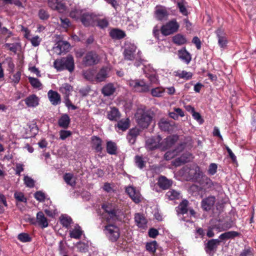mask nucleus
Listing matches in <instances>:
<instances>
[{
	"label": "nucleus",
	"mask_w": 256,
	"mask_h": 256,
	"mask_svg": "<svg viewBox=\"0 0 256 256\" xmlns=\"http://www.w3.org/2000/svg\"><path fill=\"white\" fill-rule=\"evenodd\" d=\"M102 208L108 216L106 218V222L122 221L124 213L122 210L116 203L104 202L102 204Z\"/></svg>",
	"instance_id": "f257e3e1"
},
{
	"label": "nucleus",
	"mask_w": 256,
	"mask_h": 256,
	"mask_svg": "<svg viewBox=\"0 0 256 256\" xmlns=\"http://www.w3.org/2000/svg\"><path fill=\"white\" fill-rule=\"evenodd\" d=\"M54 66L58 71L66 70L72 72L74 69V62L73 56L69 54L66 57L57 59L54 62Z\"/></svg>",
	"instance_id": "f03ea898"
},
{
	"label": "nucleus",
	"mask_w": 256,
	"mask_h": 256,
	"mask_svg": "<svg viewBox=\"0 0 256 256\" xmlns=\"http://www.w3.org/2000/svg\"><path fill=\"white\" fill-rule=\"evenodd\" d=\"M135 116L138 126L143 129L146 128L152 120L150 114L142 110L138 111Z\"/></svg>",
	"instance_id": "7ed1b4c3"
},
{
	"label": "nucleus",
	"mask_w": 256,
	"mask_h": 256,
	"mask_svg": "<svg viewBox=\"0 0 256 256\" xmlns=\"http://www.w3.org/2000/svg\"><path fill=\"white\" fill-rule=\"evenodd\" d=\"M128 84L132 90L138 92H147L150 89V86L142 80H130Z\"/></svg>",
	"instance_id": "20e7f679"
},
{
	"label": "nucleus",
	"mask_w": 256,
	"mask_h": 256,
	"mask_svg": "<svg viewBox=\"0 0 256 256\" xmlns=\"http://www.w3.org/2000/svg\"><path fill=\"white\" fill-rule=\"evenodd\" d=\"M100 57L94 51L88 52L82 60V64L84 66H90L97 64L100 61Z\"/></svg>",
	"instance_id": "39448f33"
},
{
	"label": "nucleus",
	"mask_w": 256,
	"mask_h": 256,
	"mask_svg": "<svg viewBox=\"0 0 256 256\" xmlns=\"http://www.w3.org/2000/svg\"><path fill=\"white\" fill-rule=\"evenodd\" d=\"M179 24L176 20H172L166 24L163 25L160 28L161 33L164 36L170 35L176 32L179 28Z\"/></svg>",
	"instance_id": "423d86ee"
},
{
	"label": "nucleus",
	"mask_w": 256,
	"mask_h": 256,
	"mask_svg": "<svg viewBox=\"0 0 256 256\" xmlns=\"http://www.w3.org/2000/svg\"><path fill=\"white\" fill-rule=\"evenodd\" d=\"M104 230L106 231V234L109 240L112 242H116L120 236L119 228L112 224H109L104 226Z\"/></svg>",
	"instance_id": "0eeeda50"
},
{
	"label": "nucleus",
	"mask_w": 256,
	"mask_h": 256,
	"mask_svg": "<svg viewBox=\"0 0 256 256\" xmlns=\"http://www.w3.org/2000/svg\"><path fill=\"white\" fill-rule=\"evenodd\" d=\"M221 240L218 239H211L205 244V250L210 256H212L216 251Z\"/></svg>",
	"instance_id": "6e6552de"
},
{
	"label": "nucleus",
	"mask_w": 256,
	"mask_h": 256,
	"mask_svg": "<svg viewBox=\"0 0 256 256\" xmlns=\"http://www.w3.org/2000/svg\"><path fill=\"white\" fill-rule=\"evenodd\" d=\"M162 138L159 135L152 136L146 140V148L150 150L157 149L162 146L160 142Z\"/></svg>",
	"instance_id": "1a4fd4ad"
},
{
	"label": "nucleus",
	"mask_w": 256,
	"mask_h": 256,
	"mask_svg": "<svg viewBox=\"0 0 256 256\" xmlns=\"http://www.w3.org/2000/svg\"><path fill=\"white\" fill-rule=\"evenodd\" d=\"M80 21L86 26L94 25L96 20V16L92 13L83 12L82 14Z\"/></svg>",
	"instance_id": "9d476101"
},
{
	"label": "nucleus",
	"mask_w": 256,
	"mask_h": 256,
	"mask_svg": "<svg viewBox=\"0 0 256 256\" xmlns=\"http://www.w3.org/2000/svg\"><path fill=\"white\" fill-rule=\"evenodd\" d=\"M193 158L192 154L188 152L183 154L180 157L176 158L173 164L176 166H179L182 164L190 162Z\"/></svg>",
	"instance_id": "9b49d317"
},
{
	"label": "nucleus",
	"mask_w": 256,
	"mask_h": 256,
	"mask_svg": "<svg viewBox=\"0 0 256 256\" xmlns=\"http://www.w3.org/2000/svg\"><path fill=\"white\" fill-rule=\"evenodd\" d=\"M136 48V46L134 44H127L124 52V59L128 60H133L134 58Z\"/></svg>",
	"instance_id": "f8f14e48"
},
{
	"label": "nucleus",
	"mask_w": 256,
	"mask_h": 256,
	"mask_svg": "<svg viewBox=\"0 0 256 256\" xmlns=\"http://www.w3.org/2000/svg\"><path fill=\"white\" fill-rule=\"evenodd\" d=\"M110 68L107 66L102 67L96 74V82H104L108 77Z\"/></svg>",
	"instance_id": "ddd939ff"
},
{
	"label": "nucleus",
	"mask_w": 256,
	"mask_h": 256,
	"mask_svg": "<svg viewBox=\"0 0 256 256\" xmlns=\"http://www.w3.org/2000/svg\"><path fill=\"white\" fill-rule=\"evenodd\" d=\"M215 202L216 198L214 196H208L202 200V208L206 212L209 211L213 207Z\"/></svg>",
	"instance_id": "4468645a"
},
{
	"label": "nucleus",
	"mask_w": 256,
	"mask_h": 256,
	"mask_svg": "<svg viewBox=\"0 0 256 256\" xmlns=\"http://www.w3.org/2000/svg\"><path fill=\"white\" fill-rule=\"evenodd\" d=\"M134 222L140 228L145 229L147 227L148 221L142 214L136 213L134 214Z\"/></svg>",
	"instance_id": "2eb2a0df"
},
{
	"label": "nucleus",
	"mask_w": 256,
	"mask_h": 256,
	"mask_svg": "<svg viewBox=\"0 0 256 256\" xmlns=\"http://www.w3.org/2000/svg\"><path fill=\"white\" fill-rule=\"evenodd\" d=\"M178 136L176 135L170 136L166 138L161 143L162 148L166 150L171 147L178 140Z\"/></svg>",
	"instance_id": "dca6fc26"
},
{
	"label": "nucleus",
	"mask_w": 256,
	"mask_h": 256,
	"mask_svg": "<svg viewBox=\"0 0 256 256\" xmlns=\"http://www.w3.org/2000/svg\"><path fill=\"white\" fill-rule=\"evenodd\" d=\"M172 184V181L168 179L166 176H161L159 177L158 184L162 190L169 188Z\"/></svg>",
	"instance_id": "f3484780"
},
{
	"label": "nucleus",
	"mask_w": 256,
	"mask_h": 256,
	"mask_svg": "<svg viewBox=\"0 0 256 256\" xmlns=\"http://www.w3.org/2000/svg\"><path fill=\"white\" fill-rule=\"evenodd\" d=\"M217 37L218 38V43L221 48H224L227 44L226 34L224 30L222 28H218L216 32Z\"/></svg>",
	"instance_id": "a211bd4d"
},
{
	"label": "nucleus",
	"mask_w": 256,
	"mask_h": 256,
	"mask_svg": "<svg viewBox=\"0 0 256 256\" xmlns=\"http://www.w3.org/2000/svg\"><path fill=\"white\" fill-rule=\"evenodd\" d=\"M160 129L163 131L171 132L173 130L174 122H170L168 120L162 118L158 124Z\"/></svg>",
	"instance_id": "6ab92c4d"
},
{
	"label": "nucleus",
	"mask_w": 256,
	"mask_h": 256,
	"mask_svg": "<svg viewBox=\"0 0 256 256\" xmlns=\"http://www.w3.org/2000/svg\"><path fill=\"white\" fill-rule=\"evenodd\" d=\"M189 204V202L186 200H182L179 204L178 206L176 208V212H177V214L179 215L184 214L188 212V206Z\"/></svg>",
	"instance_id": "aec40b11"
},
{
	"label": "nucleus",
	"mask_w": 256,
	"mask_h": 256,
	"mask_svg": "<svg viewBox=\"0 0 256 256\" xmlns=\"http://www.w3.org/2000/svg\"><path fill=\"white\" fill-rule=\"evenodd\" d=\"M48 95L50 102L53 105L56 106L60 104V96L58 92L50 90L48 92Z\"/></svg>",
	"instance_id": "412c9836"
},
{
	"label": "nucleus",
	"mask_w": 256,
	"mask_h": 256,
	"mask_svg": "<svg viewBox=\"0 0 256 256\" xmlns=\"http://www.w3.org/2000/svg\"><path fill=\"white\" fill-rule=\"evenodd\" d=\"M102 140L98 136H93L92 138V147L97 152H101L102 148Z\"/></svg>",
	"instance_id": "4be33fe9"
},
{
	"label": "nucleus",
	"mask_w": 256,
	"mask_h": 256,
	"mask_svg": "<svg viewBox=\"0 0 256 256\" xmlns=\"http://www.w3.org/2000/svg\"><path fill=\"white\" fill-rule=\"evenodd\" d=\"M110 36L112 39L120 40L124 38L126 34L125 32L121 30L113 28L110 32Z\"/></svg>",
	"instance_id": "5701e85b"
},
{
	"label": "nucleus",
	"mask_w": 256,
	"mask_h": 256,
	"mask_svg": "<svg viewBox=\"0 0 256 256\" xmlns=\"http://www.w3.org/2000/svg\"><path fill=\"white\" fill-rule=\"evenodd\" d=\"M126 191L136 203H138L140 201L139 194L136 192L134 187L128 186L126 188Z\"/></svg>",
	"instance_id": "b1692460"
},
{
	"label": "nucleus",
	"mask_w": 256,
	"mask_h": 256,
	"mask_svg": "<svg viewBox=\"0 0 256 256\" xmlns=\"http://www.w3.org/2000/svg\"><path fill=\"white\" fill-rule=\"evenodd\" d=\"M36 224L42 228H45L48 226L47 218L42 212H39L36 214Z\"/></svg>",
	"instance_id": "393cba45"
},
{
	"label": "nucleus",
	"mask_w": 256,
	"mask_h": 256,
	"mask_svg": "<svg viewBox=\"0 0 256 256\" xmlns=\"http://www.w3.org/2000/svg\"><path fill=\"white\" fill-rule=\"evenodd\" d=\"M84 78L91 82H96V70L94 69H88L82 71Z\"/></svg>",
	"instance_id": "a878e982"
},
{
	"label": "nucleus",
	"mask_w": 256,
	"mask_h": 256,
	"mask_svg": "<svg viewBox=\"0 0 256 256\" xmlns=\"http://www.w3.org/2000/svg\"><path fill=\"white\" fill-rule=\"evenodd\" d=\"M156 18L158 20H162L166 18L168 14L165 8L160 7L156 8L155 11Z\"/></svg>",
	"instance_id": "bb28decb"
},
{
	"label": "nucleus",
	"mask_w": 256,
	"mask_h": 256,
	"mask_svg": "<svg viewBox=\"0 0 256 256\" xmlns=\"http://www.w3.org/2000/svg\"><path fill=\"white\" fill-rule=\"evenodd\" d=\"M120 116L118 109L115 107L112 108L108 112L107 117L110 120L116 121Z\"/></svg>",
	"instance_id": "cd10ccee"
},
{
	"label": "nucleus",
	"mask_w": 256,
	"mask_h": 256,
	"mask_svg": "<svg viewBox=\"0 0 256 256\" xmlns=\"http://www.w3.org/2000/svg\"><path fill=\"white\" fill-rule=\"evenodd\" d=\"M25 102L28 107H34L38 104V98L35 94H32L25 99Z\"/></svg>",
	"instance_id": "c85d7f7f"
},
{
	"label": "nucleus",
	"mask_w": 256,
	"mask_h": 256,
	"mask_svg": "<svg viewBox=\"0 0 256 256\" xmlns=\"http://www.w3.org/2000/svg\"><path fill=\"white\" fill-rule=\"evenodd\" d=\"M178 53L179 58L187 64L190 62L192 60L191 55L185 48L179 50Z\"/></svg>",
	"instance_id": "c756f323"
},
{
	"label": "nucleus",
	"mask_w": 256,
	"mask_h": 256,
	"mask_svg": "<svg viewBox=\"0 0 256 256\" xmlns=\"http://www.w3.org/2000/svg\"><path fill=\"white\" fill-rule=\"evenodd\" d=\"M70 118L67 114H63L59 119L58 124L61 128H66L70 123Z\"/></svg>",
	"instance_id": "7c9ffc66"
},
{
	"label": "nucleus",
	"mask_w": 256,
	"mask_h": 256,
	"mask_svg": "<svg viewBox=\"0 0 256 256\" xmlns=\"http://www.w3.org/2000/svg\"><path fill=\"white\" fill-rule=\"evenodd\" d=\"M116 88L113 84L110 83L104 86L102 88V92L105 96H110L115 92Z\"/></svg>",
	"instance_id": "2f4dec72"
},
{
	"label": "nucleus",
	"mask_w": 256,
	"mask_h": 256,
	"mask_svg": "<svg viewBox=\"0 0 256 256\" xmlns=\"http://www.w3.org/2000/svg\"><path fill=\"white\" fill-rule=\"evenodd\" d=\"M239 235L240 233L236 232L230 231L221 234L219 236V238L222 240H226L230 238H233Z\"/></svg>",
	"instance_id": "473e14b6"
},
{
	"label": "nucleus",
	"mask_w": 256,
	"mask_h": 256,
	"mask_svg": "<svg viewBox=\"0 0 256 256\" xmlns=\"http://www.w3.org/2000/svg\"><path fill=\"white\" fill-rule=\"evenodd\" d=\"M166 196L170 200H177L180 198V193L173 189H170L166 194Z\"/></svg>",
	"instance_id": "72a5a7b5"
},
{
	"label": "nucleus",
	"mask_w": 256,
	"mask_h": 256,
	"mask_svg": "<svg viewBox=\"0 0 256 256\" xmlns=\"http://www.w3.org/2000/svg\"><path fill=\"white\" fill-rule=\"evenodd\" d=\"M64 179L65 182L68 185L74 187L76 184V182L74 178V175L70 173H66L64 176Z\"/></svg>",
	"instance_id": "f704fd0d"
},
{
	"label": "nucleus",
	"mask_w": 256,
	"mask_h": 256,
	"mask_svg": "<svg viewBox=\"0 0 256 256\" xmlns=\"http://www.w3.org/2000/svg\"><path fill=\"white\" fill-rule=\"evenodd\" d=\"M172 41L178 45H182L186 42V38L181 34H177L173 36Z\"/></svg>",
	"instance_id": "c9c22d12"
},
{
	"label": "nucleus",
	"mask_w": 256,
	"mask_h": 256,
	"mask_svg": "<svg viewBox=\"0 0 256 256\" xmlns=\"http://www.w3.org/2000/svg\"><path fill=\"white\" fill-rule=\"evenodd\" d=\"M117 146L114 142H108L106 144V151L110 154H116Z\"/></svg>",
	"instance_id": "e433bc0d"
},
{
	"label": "nucleus",
	"mask_w": 256,
	"mask_h": 256,
	"mask_svg": "<svg viewBox=\"0 0 256 256\" xmlns=\"http://www.w3.org/2000/svg\"><path fill=\"white\" fill-rule=\"evenodd\" d=\"M72 90V86L68 84H64L60 88V91L65 95L64 96L68 97L70 92Z\"/></svg>",
	"instance_id": "4c0bfd02"
},
{
	"label": "nucleus",
	"mask_w": 256,
	"mask_h": 256,
	"mask_svg": "<svg viewBox=\"0 0 256 256\" xmlns=\"http://www.w3.org/2000/svg\"><path fill=\"white\" fill-rule=\"evenodd\" d=\"M82 234V231L80 228L78 226V228H75L72 230L70 231V236L71 238H74L76 239H79L81 237Z\"/></svg>",
	"instance_id": "58836bf2"
},
{
	"label": "nucleus",
	"mask_w": 256,
	"mask_h": 256,
	"mask_svg": "<svg viewBox=\"0 0 256 256\" xmlns=\"http://www.w3.org/2000/svg\"><path fill=\"white\" fill-rule=\"evenodd\" d=\"M118 128L123 131L127 130L129 127V120H122L118 122L117 124Z\"/></svg>",
	"instance_id": "ea45409f"
},
{
	"label": "nucleus",
	"mask_w": 256,
	"mask_h": 256,
	"mask_svg": "<svg viewBox=\"0 0 256 256\" xmlns=\"http://www.w3.org/2000/svg\"><path fill=\"white\" fill-rule=\"evenodd\" d=\"M157 246V242L154 240L150 242H147L146 246V250L149 252L154 253L156 252Z\"/></svg>",
	"instance_id": "a19ab883"
},
{
	"label": "nucleus",
	"mask_w": 256,
	"mask_h": 256,
	"mask_svg": "<svg viewBox=\"0 0 256 256\" xmlns=\"http://www.w3.org/2000/svg\"><path fill=\"white\" fill-rule=\"evenodd\" d=\"M175 76L179 77L180 78L189 80L192 78V72L182 70L180 72H177Z\"/></svg>",
	"instance_id": "79ce46f5"
},
{
	"label": "nucleus",
	"mask_w": 256,
	"mask_h": 256,
	"mask_svg": "<svg viewBox=\"0 0 256 256\" xmlns=\"http://www.w3.org/2000/svg\"><path fill=\"white\" fill-rule=\"evenodd\" d=\"M18 238L22 242H30L32 240V238L27 233H20L18 236Z\"/></svg>",
	"instance_id": "37998d69"
},
{
	"label": "nucleus",
	"mask_w": 256,
	"mask_h": 256,
	"mask_svg": "<svg viewBox=\"0 0 256 256\" xmlns=\"http://www.w3.org/2000/svg\"><path fill=\"white\" fill-rule=\"evenodd\" d=\"M60 220L63 226L66 228H68L72 222V219L69 216H61Z\"/></svg>",
	"instance_id": "c03bdc74"
},
{
	"label": "nucleus",
	"mask_w": 256,
	"mask_h": 256,
	"mask_svg": "<svg viewBox=\"0 0 256 256\" xmlns=\"http://www.w3.org/2000/svg\"><path fill=\"white\" fill-rule=\"evenodd\" d=\"M134 160L136 166L142 169L145 166V162L142 156H136Z\"/></svg>",
	"instance_id": "a18cd8bd"
},
{
	"label": "nucleus",
	"mask_w": 256,
	"mask_h": 256,
	"mask_svg": "<svg viewBox=\"0 0 256 256\" xmlns=\"http://www.w3.org/2000/svg\"><path fill=\"white\" fill-rule=\"evenodd\" d=\"M28 80L31 85L34 88H40L42 86V84L40 80L36 78L32 77H29Z\"/></svg>",
	"instance_id": "49530a36"
},
{
	"label": "nucleus",
	"mask_w": 256,
	"mask_h": 256,
	"mask_svg": "<svg viewBox=\"0 0 256 256\" xmlns=\"http://www.w3.org/2000/svg\"><path fill=\"white\" fill-rule=\"evenodd\" d=\"M178 7L179 8L180 12L184 16H187L188 12L187 9L184 4V1L182 0L181 2H178L177 4Z\"/></svg>",
	"instance_id": "de8ad7c7"
},
{
	"label": "nucleus",
	"mask_w": 256,
	"mask_h": 256,
	"mask_svg": "<svg viewBox=\"0 0 256 256\" xmlns=\"http://www.w3.org/2000/svg\"><path fill=\"white\" fill-rule=\"evenodd\" d=\"M14 197L16 200L20 202H27V199L24 196V194L22 192H16L14 194Z\"/></svg>",
	"instance_id": "09e8293b"
},
{
	"label": "nucleus",
	"mask_w": 256,
	"mask_h": 256,
	"mask_svg": "<svg viewBox=\"0 0 256 256\" xmlns=\"http://www.w3.org/2000/svg\"><path fill=\"white\" fill-rule=\"evenodd\" d=\"M66 9L67 7L65 4L62 1L58 0V6L56 7V10L59 12L63 13L66 10Z\"/></svg>",
	"instance_id": "8fccbe9b"
},
{
	"label": "nucleus",
	"mask_w": 256,
	"mask_h": 256,
	"mask_svg": "<svg viewBox=\"0 0 256 256\" xmlns=\"http://www.w3.org/2000/svg\"><path fill=\"white\" fill-rule=\"evenodd\" d=\"M38 16L40 20H48L50 15L48 12L44 9H40L38 12Z\"/></svg>",
	"instance_id": "3c124183"
},
{
	"label": "nucleus",
	"mask_w": 256,
	"mask_h": 256,
	"mask_svg": "<svg viewBox=\"0 0 256 256\" xmlns=\"http://www.w3.org/2000/svg\"><path fill=\"white\" fill-rule=\"evenodd\" d=\"M34 198L40 202H44L45 200V194L40 191L36 192L34 194Z\"/></svg>",
	"instance_id": "603ef678"
},
{
	"label": "nucleus",
	"mask_w": 256,
	"mask_h": 256,
	"mask_svg": "<svg viewBox=\"0 0 256 256\" xmlns=\"http://www.w3.org/2000/svg\"><path fill=\"white\" fill-rule=\"evenodd\" d=\"M82 12L80 10H75L70 12V16L76 20H78V18L81 17Z\"/></svg>",
	"instance_id": "864d4df0"
},
{
	"label": "nucleus",
	"mask_w": 256,
	"mask_h": 256,
	"mask_svg": "<svg viewBox=\"0 0 256 256\" xmlns=\"http://www.w3.org/2000/svg\"><path fill=\"white\" fill-rule=\"evenodd\" d=\"M97 25L101 28H106L108 25V22L106 18L97 20Z\"/></svg>",
	"instance_id": "5fc2aeb1"
},
{
	"label": "nucleus",
	"mask_w": 256,
	"mask_h": 256,
	"mask_svg": "<svg viewBox=\"0 0 256 256\" xmlns=\"http://www.w3.org/2000/svg\"><path fill=\"white\" fill-rule=\"evenodd\" d=\"M24 182L26 185L29 188H33L34 186V180L28 176L24 177Z\"/></svg>",
	"instance_id": "6e6d98bb"
},
{
	"label": "nucleus",
	"mask_w": 256,
	"mask_h": 256,
	"mask_svg": "<svg viewBox=\"0 0 256 256\" xmlns=\"http://www.w3.org/2000/svg\"><path fill=\"white\" fill-rule=\"evenodd\" d=\"M140 130L138 128L135 127L129 130L128 135L136 138L140 134Z\"/></svg>",
	"instance_id": "4d7b16f0"
},
{
	"label": "nucleus",
	"mask_w": 256,
	"mask_h": 256,
	"mask_svg": "<svg viewBox=\"0 0 256 256\" xmlns=\"http://www.w3.org/2000/svg\"><path fill=\"white\" fill-rule=\"evenodd\" d=\"M78 248L80 252H86L88 250V246L87 244L81 242L78 243Z\"/></svg>",
	"instance_id": "13d9d810"
},
{
	"label": "nucleus",
	"mask_w": 256,
	"mask_h": 256,
	"mask_svg": "<svg viewBox=\"0 0 256 256\" xmlns=\"http://www.w3.org/2000/svg\"><path fill=\"white\" fill-rule=\"evenodd\" d=\"M63 46L68 47L69 46L68 42L64 41H60L58 43V46L54 48L56 50H59L58 53L60 54L63 51V50H62V47Z\"/></svg>",
	"instance_id": "bf43d9fd"
},
{
	"label": "nucleus",
	"mask_w": 256,
	"mask_h": 256,
	"mask_svg": "<svg viewBox=\"0 0 256 256\" xmlns=\"http://www.w3.org/2000/svg\"><path fill=\"white\" fill-rule=\"evenodd\" d=\"M60 138L64 140L72 134L70 130H61L60 132Z\"/></svg>",
	"instance_id": "052dcab7"
},
{
	"label": "nucleus",
	"mask_w": 256,
	"mask_h": 256,
	"mask_svg": "<svg viewBox=\"0 0 256 256\" xmlns=\"http://www.w3.org/2000/svg\"><path fill=\"white\" fill-rule=\"evenodd\" d=\"M163 91L161 90L158 88H152L151 90V94L154 96L160 97L162 96Z\"/></svg>",
	"instance_id": "680f3d73"
},
{
	"label": "nucleus",
	"mask_w": 256,
	"mask_h": 256,
	"mask_svg": "<svg viewBox=\"0 0 256 256\" xmlns=\"http://www.w3.org/2000/svg\"><path fill=\"white\" fill-rule=\"evenodd\" d=\"M20 72H17L12 76V77H10V79L12 80V82H14L15 84H18L20 79Z\"/></svg>",
	"instance_id": "e2e57ef3"
},
{
	"label": "nucleus",
	"mask_w": 256,
	"mask_h": 256,
	"mask_svg": "<svg viewBox=\"0 0 256 256\" xmlns=\"http://www.w3.org/2000/svg\"><path fill=\"white\" fill-rule=\"evenodd\" d=\"M217 165L216 164H211L208 168V172L211 175H214L216 172Z\"/></svg>",
	"instance_id": "0e129e2a"
},
{
	"label": "nucleus",
	"mask_w": 256,
	"mask_h": 256,
	"mask_svg": "<svg viewBox=\"0 0 256 256\" xmlns=\"http://www.w3.org/2000/svg\"><path fill=\"white\" fill-rule=\"evenodd\" d=\"M238 256H252V253L250 248H245Z\"/></svg>",
	"instance_id": "69168bd1"
},
{
	"label": "nucleus",
	"mask_w": 256,
	"mask_h": 256,
	"mask_svg": "<svg viewBox=\"0 0 256 256\" xmlns=\"http://www.w3.org/2000/svg\"><path fill=\"white\" fill-rule=\"evenodd\" d=\"M158 234V231L154 228H150L148 230V236L150 238H155Z\"/></svg>",
	"instance_id": "338daca9"
},
{
	"label": "nucleus",
	"mask_w": 256,
	"mask_h": 256,
	"mask_svg": "<svg viewBox=\"0 0 256 256\" xmlns=\"http://www.w3.org/2000/svg\"><path fill=\"white\" fill-rule=\"evenodd\" d=\"M194 118L198 121L200 124H202L204 122L203 119L202 118L200 114L194 110L192 112Z\"/></svg>",
	"instance_id": "774afa93"
}]
</instances>
